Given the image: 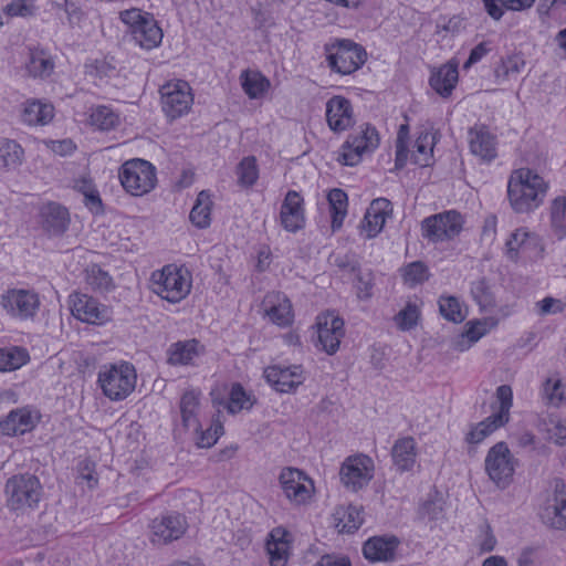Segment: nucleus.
<instances>
[{
    "mask_svg": "<svg viewBox=\"0 0 566 566\" xmlns=\"http://www.w3.org/2000/svg\"><path fill=\"white\" fill-rule=\"evenodd\" d=\"M547 188L544 179L533 170H514L507 184L511 207L517 213H528L537 209L544 201Z\"/></svg>",
    "mask_w": 566,
    "mask_h": 566,
    "instance_id": "1",
    "label": "nucleus"
},
{
    "mask_svg": "<svg viewBox=\"0 0 566 566\" xmlns=\"http://www.w3.org/2000/svg\"><path fill=\"white\" fill-rule=\"evenodd\" d=\"M42 494L40 480L31 473L14 474L7 480L4 485L7 505L13 511L35 509Z\"/></svg>",
    "mask_w": 566,
    "mask_h": 566,
    "instance_id": "2",
    "label": "nucleus"
},
{
    "mask_svg": "<svg viewBox=\"0 0 566 566\" xmlns=\"http://www.w3.org/2000/svg\"><path fill=\"white\" fill-rule=\"evenodd\" d=\"M153 291L163 300L178 303L191 290V275L187 270L169 264L151 274Z\"/></svg>",
    "mask_w": 566,
    "mask_h": 566,
    "instance_id": "3",
    "label": "nucleus"
},
{
    "mask_svg": "<svg viewBox=\"0 0 566 566\" xmlns=\"http://www.w3.org/2000/svg\"><path fill=\"white\" fill-rule=\"evenodd\" d=\"M136 370L129 363L105 365L98 373V384L111 400H123L136 386Z\"/></svg>",
    "mask_w": 566,
    "mask_h": 566,
    "instance_id": "4",
    "label": "nucleus"
},
{
    "mask_svg": "<svg viewBox=\"0 0 566 566\" xmlns=\"http://www.w3.org/2000/svg\"><path fill=\"white\" fill-rule=\"evenodd\" d=\"M118 177L124 189L136 197L150 192L157 182L155 166L140 158L125 161L119 168Z\"/></svg>",
    "mask_w": 566,
    "mask_h": 566,
    "instance_id": "5",
    "label": "nucleus"
},
{
    "mask_svg": "<svg viewBox=\"0 0 566 566\" xmlns=\"http://www.w3.org/2000/svg\"><path fill=\"white\" fill-rule=\"evenodd\" d=\"M120 20L129 27L134 42L143 49L151 50L163 40V31L148 12L129 9L120 12Z\"/></svg>",
    "mask_w": 566,
    "mask_h": 566,
    "instance_id": "6",
    "label": "nucleus"
},
{
    "mask_svg": "<svg viewBox=\"0 0 566 566\" xmlns=\"http://www.w3.org/2000/svg\"><path fill=\"white\" fill-rule=\"evenodd\" d=\"M328 66L343 75L357 71L366 61L367 53L364 48L350 40H337L326 44Z\"/></svg>",
    "mask_w": 566,
    "mask_h": 566,
    "instance_id": "7",
    "label": "nucleus"
},
{
    "mask_svg": "<svg viewBox=\"0 0 566 566\" xmlns=\"http://www.w3.org/2000/svg\"><path fill=\"white\" fill-rule=\"evenodd\" d=\"M516 461L505 442L495 443L484 461L490 480L500 489H505L513 480Z\"/></svg>",
    "mask_w": 566,
    "mask_h": 566,
    "instance_id": "8",
    "label": "nucleus"
},
{
    "mask_svg": "<svg viewBox=\"0 0 566 566\" xmlns=\"http://www.w3.org/2000/svg\"><path fill=\"white\" fill-rule=\"evenodd\" d=\"M463 222V217L455 210L437 213L422 221V235L431 242L452 240L461 233Z\"/></svg>",
    "mask_w": 566,
    "mask_h": 566,
    "instance_id": "9",
    "label": "nucleus"
},
{
    "mask_svg": "<svg viewBox=\"0 0 566 566\" xmlns=\"http://www.w3.org/2000/svg\"><path fill=\"white\" fill-rule=\"evenodd\" d=\"M40 297L33 290L10 289L0 296V305L12 318L32 321L39 308Z\"/></svg>",
    "mask_w": 566,
    "mask_h": 566,
    "instance_id": "10",
    "label": "nucleus"
},
{
    "mask_svg": "<svg viewBox=\"0 0 566 566\" xmlns=\"http://www.w3.org/2000/svg\"><path fill=\"white\" fill-rule=\"evenodd\" d=\"M159 92L163 111L170 119L187 114L193 104L191 87L185 81L167 82L160 87Z\"/></svg>",
    "mask_w": 566,
    "mask_h": 566,
    "instance_id": "11",
    "label": "nucleus"
},
{
    "mask_svg": "<svg viewBox=\"0 0 566 566\" xmlns=\"http://www.w3.org/2000/svg\"><path fill=\"white\" fill-rule=\"evenodd\" d=\"M379 145V137L376 128L366 125L359 133L349 135L342 147L338 161L346 166H355L365 153L373 151Z\"/></svg>",
    "mask_w": 566,
    "mask_h": 566,
    "instance_id": "12",
    "label": "nucleus"
},
{
    "mask_svg": "<svg viewBox=\"0 0 566 566\" xmlns=\"http://www.w3.org/2000/svg\"><path fill=\"white\" fill-rule=\"evenodd\" d=\"M279 481L285 497L294 505L306 504L313 496V481L298 469L284 468Z\"/></svg>",
    "mask_w": 566,
    "mask_h": 566,
    "instance_id": "13",
    "label": "nucleus"
},
{
    "mask_svg": "<svg viewBox=\"0 0 566 566\" xmlns=\"http://www.w3.org/2000/svg\"><path fill=\"white\" fill-rule=\"evenodd\" d=\"M69 305L72 315L87 324L102 325L112 318L109 308L87 294L72 293Z\"/></svg>",
    "mask_w": 566,
    "mask_h": 566,
    "instance_id": "14",
    "label": "nucleus"
},
{
    "mask_svg": "<svg viewBox=\"0 0 566 566\" xmlns=\"http://www.w3.org/2000/svg\"><path fill=\"white\" fill-rule=\"evenodd\" d=\"M340 481L350 491L365 488L374 476V462L371 458L359 454L349 457L340 468Z\"/></svg>",
    "mask_w": 566,
    "mask_h": 566,
    "instance_id": "15",
    "label": "nucleus"
},
{
    "mask_svg": "<svg viewBox=\"0 0 566 566\" xmlns=\"http://www.w3.org/2000/svg\"><path fill=\"white\" fill-rule=\"evenodd\" d=\"M539 516L544 524L556 530H566V484L555 480L553 491L547 495Z\"/></svg>",
    "mask_w": 566,
    "mask_h": 566,
    "instance_id": "16",
    "label": "nucleus"
},
{
    "mask_svg": "<svg viewBox=\"0 0 566 566\" xmlns=\"http://www.w3.org/2000/svg\"><path fill=\"white\" fill-rule=\"evenodd\" d=\"M149 528L150 542L160 546L179 539L187 530V522L181 514H167L154 518Z\"/></svg>",
    "mask_w": 566,
    "mask_h": 566,
    "instance_id": "17",
    "label": "nucleus"
},
{
    "mask_svg": "<svg viewBox=\"0 0 566 566\" xmlns=\"http://www.w3.org/2000/svg\"><path fill=\"white\" fill-rule=\"evenodd\" d=\"M317 339L322 349L328 355L335 354L345 335L344 321L332 313L319 315L317 317Z\"/></svg>",
    "mask_w": 566,
    "mask_h": 566,
    "instance_id": "18",
    "label": "nucleus"
},
{
    "mask_svg": "<svg viewBox=\"0 0 566 566\" xmlns=\"http://www.w3.org/2000/svg\"><path fill=\"white\" fill-rule=\"evenodd\" d=\"M268 382L276 391L290 394L303 384L305 377L301 366H271L264 370Z\"/></svg>",
    "mask_w": 566,
    "mask_h": 566,
    "instance_id": "19",
    "label": "nucleus"
},
{
    "mask_svg": "<svg viewBox=\"0 0 566 566\" xmlns=\"http://www.w3.org/2000/svg\"><path fill=\"white\" fill-rule=\"evenodd\" d=\"M326 122L335 133H342L350 128L354 123V111L349 99L336 95L326 103Z\"/></svg>",
    "mask_w": 566,
    "mask_h": 566,
    "instance_id": "20",
    "label": "nucleus"
},
{
    "mask_svg": "<svg viewBox=\"0 0 566 566\" xmlns=\"http://www.w3.org/2000/svg\"><path fill=\"white\" fill-rule=\"evenodd\" d=\"M40 420V415L30 408H18L0 420V431L6 436H18L31 431Z\"/></svg>",
    "mask_w": 566,
    "mask_h": 566,
    "instance_id": "21",
    "label": "nucleus"
},
{
    "mask_svg": "<svg viewBox=\"0 0 566 566\" xmlns=\"http://www.w3.org/2000/svg\"><path fill=\"white\" fill-rule=\"evenodd\" d=\"M391 212L392 207L388 199L377 198L371 201L360 224L361 232L367 239L375 238L382 230Z\"/></svg>",
    "mask_w": 566,
    "mask_h": 566,
    "instance_id": "22",
    "label": "nucleus"
},
{
    "mask_svg": "<svg viewBox=\"0 0 566 566\" xmlns=\"http://www.w3.org/2000/svg\"><path fill=\"white\" fill-rule=\"evenodd\" d=\"M263 306L266 316L273 324L280 327H287L293 323L292 304L283 293H268L263 300Z\"/></svg>",
    "mask_w": 566,
    "mask_h": 566,
    "instance_id": "23",
    "label": "nucleus"
},
{
    "mask_svg": "<svg viewBox=\"0 0 566 566\" xmlns=\"http://www.w3.org/2000/svg\"><path fill=\"white\" fill-rule=\"evenodd\" d=\"M281 224L289 232H296L305 223L303 198L295 190L287 191L280 211Z\"/></svg>",
    "mask_w": 566,
    "mask_h": 566,
    "instance_id": "24",
    "label": "nucleus"
},
{
    "mask_svg": "<svg viewBox=\"0 0 566 566\" xmlns=\"http://www.w3.org/2000/svg\"><path fill=\"white\" fill-rule=\"evenodd\" d=\"M399 544L394 535L374 536L364 543L363 554L370 562H391Z\"/></svg>",
    "mask_w": 566,
    "mask_h": 566,
    "instance_id": "25",
    "label": "nucleus"
},
{
    "mask_svg": "<svg viewBox=\"0 0 566 566\" xmlns=\"http://www.w3.org/2000/svg\"><path fill=\"white\" fill-rule=\"evenodd\" d=\"M468 135L470 150L474 156L486 163L492 161L496 157L495 136L485 126L476 125L470 128Z\"/></svg>",
    "mask_w": 566,
    "mask_h": 566,
    "instance_id": "26",
    "label": "nucleus"
},
{
    "mask_svg": "<svg viewBox=\"0 0 566 566\" xmlns=\"http://www.w3.org/2000/svg\"><path fill=\"white\" fill-rule=\"evenodd\" d=\"M41 226L50 235L63 234L70 224V213L60 203L49 202L40 209Z\"/></svg>",
    "mask_w": 566,
    "mask_h": 566,
    "instance_id": "27",
    "label": "nucleus"
},
{
    "mask_svg": "<svg viewBox=\"0 0 566 566\" xmlns=\"http://www.w3.org/2000/svg\"><path fill=\"white\" fill-rule=\"evenodd\" d=\"M458 80V62L451 60L440 67L431 70L429 84L441 97H449L455 88Z\"/></svg>",
    "mask_w": 566,
    "mask_h": 566,
    "instance_id": "28",
    "label": "nucleus"
},
{
    "mask_svg": "<svg viewBox=\"0 0 566 566\" xmlns=\"http://www.w3.org/2000/svg\"><path fill=\"white\" fill-rule=\"evenodd\" d=\"M289 533L281 528H273L266 542V551L270 556L271 566H286L290 556Z\"/></svg>",
    "mask_w": 566,
    "mask_h": 566,
    "instance_id": "29",
    "label": "nucleus"
},
{
    "mask_svg": "<svg viewBox=\"0 0 566 566\" xmlns=\"http://www.w3.org/2000/svg\"><path fill=\"white\" fill-rule=\"evenodd\" d=\"M53 116L54 107L38 99L28 101L22 111V120L30 126L46 125Z\"/></svg>",
    "mask_w": 566,
    "mask_h": 566,
    "instance_id": "30",
    "label": "nucleus"
},
{
    "mask_svg": "<svg viewBox=\"0 0 566 566\" xmlns=\"http://www.w3.org/2000/svg\"><path fill=\"white\" fill-rule=\"evenodd\" d=\"M335 527L339 533L352 534L356 532L364 522L361 507L348 505L338 507L334 513Z\"/></svg>",
    "mask_w": 566,
    "mask_h": 566,
    "instance_id": "31",
    "label": "nucleus"
},
{
    "mask_svg": "<svg viewBox=\"0 0 566 566\" xmlns=\"http://www.w3.org/2000/svg\"><path fill=\"white\" fill-rule=\"evenodd\" d=\"M490 322L491 319L486 318L468 322L462 334L453 342L454 349L459 352L469 349L488 333Z\"/></svg>",
    "mask_w": 566,
    "mask_h": 566,
    "instance_id": "32",
    "label": "nucleus"
},
{
    "mask_svg": "<svg viewBox=\"0 0 566 566\" xmlns=\"http://www.w3.org/2000/svg\"><path fill=\"white\" fill-rule=\"evenodd\" d=\"M199 397V391L189 389L185 391L180 400L182 424L185 428L193 430V432H198L200 427L199 420L197 418L200 406Z\"/></svg>",
    "mask_w": 566,
    "mask_h": 566,
    "instance_id": "33",
    "label": "nucleus"
},
{
    "mask_svg": "<svg viewBox=\"0 0 566 566\" xmlns=\"http://www.w3.org/2000/svg\"><path fill=\"white\" fill-rule=\"evenodd\" d=\"M167 361L170 365L177 366L191 364L199 355V343L196 339L177 342L170 345L167 350Z\"/></svg>",
    "mask_w": 566,
    "mask_h": 566,
    "instance_id": "34",
    "label": "nucleus"
},
{
    "mask_svg": "<svg viewBox=\"0 0 566 566\" xmlns=\"http://www.w3.org/2000/svg\"><path fill=\"white\" fill-rule=\"evenodd\" d=\"M392 459L398 470H411L416 462L415 440L411 437L398 440L392 447Z\"/></svg>",
    "mask_w": 566,
    "mask_h": 566,
    "instance_id": "35",
    "label": "nucleus"
},
{
    "mask_svg": "<svg viewBox=\"0 0 566 566\" xmlns=\"http://www.w3.org/2000/svg\"><path fill=\"white\" fill-rule=\"evenodd\" d=\"M23 148L14 140L0 139V170L9 171L18 168L23 161Z\"/></svg>",
    "mask_w": 566,
    "mask_h": 566,
    "instance_id": "36",
    "label": "nucleus"
},
{
    "mask_svg": "<svg viewBox=\"0 0 566 566\" xmlns=\"http://www.w3.org/2000/svg\"><path fill=\"white\" fill-rule=\"evenodd\" d=\"M329 210L332 214V229L336 231L343 226L347 214V195L342 189H332L327 195Z\"/></svg>",
    "mask_w": 566,
    "mask_h": 566,
    "instance_id": "37",
    "label": "nucleus"
},
{
    "mask_svg": "<svg viewBox=\"0 0 566 566\" xmlns=\"http://www.w3.org/2000/svg\"><path fill=\"white\" fill-rule=\"evenodd\" d=\"M27 70L34 77H48L53 73L54 62L50 54L42 50H34L30 53Z\"/></svg>",
    "mask_w": 566,
    "mask_h": 566,
    "instance_id": "38",
    "label": "nucleus"
},
{
    "mask_svg": "<svg viewBox=\"0 0 566 566\" xmlns=\"http://www.w3.org/2000/svg\"><path fill=\"white\" fill-rule=\"evenodd\" d=\"M524 57L518 54H512L503 57L500 64L494 70V75L500 83L509 81L511 77L516 76L525 67Z\"/></svg>",
    "mask_w": 566,
    "mask_h": 566,
    "instance_id": "39",
    "label": "nucleus"
},
{
    "mask_svg": "<svg viewBox=\"0 0 566 566\" xmlns=\"http://www.w3.org/2000/svg\"><path fill=\"white\" fill-rule=\"evenodd\" d=\"M211 199L206 191L199 192L192 207L189 219L198 228H207L210 224Z\"/></svg>",
    "mask_w": 566,
    "mask_h": 566,
    "instance_id": "40",
    "label": "nucleus"
},
{
    "mask_svg": "<svg viewBox=\"0 0 566 566\" xmlns=\"http://www.w3.org/2000/svg\"><path fill=\"white\" fill-rule=\"evenodd\" d=\"M434 146V136L429 132L419 134L415 142L412 160L419 166H428L432 157Z\"/></svg>",
    "mask_w": 566,
    "mask_h": 566,
    "instance_id": "41",
    "label": "nucleus"
},
{
    "mask_svg": "<svg viewBox=\"0 0 566 566\" xmlns=\"http://www.w3.org/2000/svg\"><path fill=\"white\" fill-rule=\"evenodd\" d=\"M119 123L118 115L109 107L99 105L91 108L90 124L99 130H109Z\"/></svg>",
    "mask_w": 566,
    "mask_h": 566,
    "instance_id": "42",
    "label": "nucleus"
},
{
    "mask_svg": "<svg viewBox=\"0 0 566 566\" xmlns=\"http://www.w3.org/2000/svg\"><path fill=\"white\" fill-rule=\"evenodd\" d=\"M241 85L250 98H258L269 87V81L259 72L244 71L241 74Z\"/></svg>",
    "mask_w": 566,
    "mask_h": 566,
    "instance_id": "43",
    "label": "nucleus"
},
{
    "mask_svg": "<svg viewBox=\"0 0 566 566\" xmlns=\"http://www.w3.org/2000/svg\"><path fill=\"white\" fill-rule=\"evenodd\" d=\"M495 398L499 407L497 411L491 415L492 419H496L497 424H505L510 419V410L513 405V391L511 386H499L495 391Z\"/></svg>",
    "mask_w": 566,
    "mask_h": 566,
    "instance_id": "44",
    "label": "nucleus"
},
{
    "mask_svg": "<svg viewBox=\"0 0 566 566\" xmlns=\"http://www.w3.org/2000/svg\"><path fill=\"white\" fill-rule=\"evenodd\" d=\"M28 360L29 354L23 348H0V371L19 369L25 365Z\"/></svg>",
    "mask_w": 566,
    "mask_h": 566,
    "instance_id": "45",
    "label": "nucleus"
},
{
    "mask_svg": "<svg viewBox=\"0 0 566 566\" xmlns=\"http://www.w3.org/2000/svg\"><path fill=\"white\" fill-rule=\"evenodd\" d=\"M439 312L443 318L452 323H462L467 317L460 301L455 296L442 295L439 297Z\"/></svg>",
    "mask_w": 566,
    "mask_h": 566,
    "instance_id": "46",
    "label": "nucleus"
},
{
    "mask_svg": "<svg viewBox=\"0 0 566 566\" xmlns=\"http://www.w3.org/2000/svg\"><path fill=\"white\" fill-rule=\"evenodd\" d=\"M86 283L97 292H108L114 289L113 277L101 266L93 264L85 270Z\"/></svg>",
    "mask_w": 566,
    "mask_h": 566,
    "instance_id": "47",
    "label": "nucleus"
},
{
    "mask_svg": "<svg viewBox=\"0 0 566 566\" xmlns=\"http://www.w3.org/2000/svg\"><path fill=\"white\" fill-rule=\"evenodd\" d=\"M551 224L558 239L566 238V197H558L552 202Z\"/></svg>",
    "mask_w": 566,
    "mask_h": 566,
    "instance_id": "48",
    "label": "nucleus"
},
{
    "mask_svg": "<svg viewBox=\"0 0 566 566\" xmlns=\"http://www.w3.org/2000/svg\"><path fill=\"white\" fill-rule=\"evenodd\" d=\"M542 397L547 405L559 406L566 398V388L557 377H549L543 384Z\"/></svg>",
    "mask_w": 566,
    "mask_h": 566,
    "instance_id": "49",
    "label": "nucleus"
},
{
    "mask_svg": "<svg viewBox=\"0 0 566 566\" xmlns=\"http://www.w3.org/2000/svg\"><path fill=\"white\" fill-rule=\"evenodd\" d=\"M534 234L528 232L524 228L516 229L507 239L505 243V254L512 260L516 261L518 258V252L523 249L530 239H533Z\"/></svg>",
    "mask_w": 566,
    "mask_h": 566,
    "instance_id": "50",
    "label": "nucleus"
},
{
    "mask_svg": "<svg viewBox=\"0 0 566 566\" xmlns=\"http://www.w3.org/2000/svg\"><path fill=\"white\" fill-rule=\"evenodd\" d=\"M502 426L503 424H497V420L492 419V416H490L480 423H478L475 427H473L467 434L465 440L470 444H478Z\"/></svg>",
    "mask_w": 566,
    "mask_h": 566,
    "instance_id": "51",
    "label": "nucleus"
},
{
    "mask_svg": "<svg viewBox=\"0 0 566 566\" xmlns=\"http://www.w3.org/2000/svg\"><path fill=\"white\" fill-rule=\"evenodd\" d=\"M253 405L250 395L245 392L240 384H234L230 391L229 402L227 405L230 413H237L243 409H250Z\"/></svg>",
    "mask_w": 566,
    "mask_h": 566,
    "instance_id": "52",
    "label": "nucleus"
},
{
    "mask_svg": "<svg viewBox=\"0 0 566 566\" xmlns=\"http://www.w3.org/2000/svg\"><path fill=\"white\" fill-rule=\"evenodd\" d=\"M429 277L428 268L420 261L412 262L405 268L403 280L410 286L423 283Z\"/></svg>",
    "mask_w": 566,
    "mask_h": 566,
    "instance_id": "53",
    "label": "nucleus"
},
{
    "mask_svg": "<svg viewBox=\"0 0 566 566\" xmlns=\"http://www.w3.org/2000/svg\"><path fill=\"white\" fill-rule=\"evenodd\" d=\"M420 311L413 303H408L396 316L395 321L402 331H409L418 323Z\"/></svg>",
    "mask_w": 566,
    "mask_h": 566,
    "instance_id": "54",
    "label": "nucleus"
},
{
    "mask_svg": "<svg viewBox=\"0 0 566 566\" xmlns=\"http://www.w3.org/2000/svg\"><path fill=\"white\" fill-rule=\"evenodd\" d=\"M238 175L240 184L244 186H252L259 176L255 158H243L238 167Z\"/></svg>",
    "mask_w": 566,
    "mask_h": 566,
    "instance_id": "55",
    "label": "nucleus"
},
{
    "mask_svg": "<svg viewBox=\"0 0 566 566\" xmlns=\"http://www.w3.org/2000/svg\"><path fill=\"white\" fill-rule=\"evenodd\" d=\"M471 293L482 311H488L493 306V296L484 281L473 283Z\"/></svg>",
    "mask_w": 566,
    "mask_h": 566,
    "instance_id": "56",
    "label": "nucleus"
},
{
    "mask_svg": "<svg viewBox=\"0 0 566 566\" xmlns=\"http://www.w3.org/2000/svg\"><path fill=\"white\" fill-rule=\"evenodd\" d=\"M443 501L441 499H429L420 507V515L429 521H437L442 516Z\"/></svg>",
    "mask_w": 566,
    "mask_h": 566,
    "instance_id": "57",
    "label": "nucleus"
},
{
    "mask_svg": "<svg viewBox=\"0 0 566 566\" xmlns=\"http://www.w3.org/2000/svg\"><path fill=\"white\" fill-rule=\"evenodd\" d=\"M549 439L558 446L566 443V417L563 419L551 420V427L547 428Z\"/></svg>",
    "mask_w": 566,
    "mask_h": 566,
    "instance_id": "58",
    "label": "nucleus"
},
{
    "mask_svg": "<svg viewBox=\"0 0 566 566\" xmlns=\"http://www.w3.org/2000/svg\"><path fill=\"white\" fill-rule=\"evenodd\" d=\"M371 273L357 271L356 274V289L360 298H368L371 295Z\"/></svg>",
    "mask_w": 566,
    "mask_h": 566,
    "instance_id": "59",
    "label": "nucleus"
},
{
    "mask_svg": "<svg viewBox=\"0 0 566 566\" xmlns=\"http://www.w3.org/2000/svg\"><path fill=\"white\" fill-rule=\"evenodd\" d=\"M331 262L339 268L340 270L348 271V272H357L358 271V263L355 261L352 256L345 254H334L331 256Z\"/></svg>",
    "mask_w": 566,
    "mask_h": 566,
    "instance_id": "60",
    "label": "nucleus"
},
{
    "mask_svg": "<svg viewBox=\"0 0 566 566\" xmlns=\"http://www.w3.org/2000/svg\"><path fill=\"white\" fill-rule=\"evenodd\" d=\"M541 315L555 314L562 311L560 302L553 297H545L536 303Z\"/></svg>",
    "mask_w": 566,
    "mask_h": 566,
    "instance_id": "61",
    "label": "nucleus"
},
{
    "mask_svg": "<svg viewBox=\"0 0 566 566\" xmlns=\"http://www.w3.org/2000/svg\"><path fill=\"white\" fill-rule=\"evenodd\" d=\"M490 49L486 46L485 42L479 43L476 46H474L469 55V59L463 64V69H469L473 64L478 63L482 57H484L489 53Z\"/></svg>",
    "mask_w": 566,
    "mask_h": 566,
    "instance_id": "62",
    "label": "nucleus"
},
{
    "mask_svg": "<svg viewBox=\"0 0 566 566\" xmlns=\"http://www.w3.org/2000/svg\"><path fill=\"white\" fill-rule=\"evenodd\" d=\"M201 429V427H199ZM197 434V444L200 448H210L212 447L217 440V431H211V429H207L206 431L198 430L195 432Z\"/></svg>",
    "mask_w": 566,
    "mask_h": 566,
    "instance_id": "63",
    "label": "nucleus"
},
{
    "mask_svg": "<svg viewBox=\"0 0 566 566\" xmlns=\"http://www.w3.org/2000/svg\"><path fill=\"white\" fill-rule=\"evenodd\" d=\"M316 566H352L348 557L324 555L317 562Z\"/></svg>",
    "mask_w": 566,
    "mask_h": 566,
    "instance_id": "64",
    "label": "nucleus"
}]
</instances>
